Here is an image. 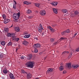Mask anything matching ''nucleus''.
<instances>
[{"label":"nucleus","instance_id":"obj_21","mask_svg":"<svg viewBox=\"0 0 79 79\" xmlns=\"http://www.w3.org/2000/svg\"><path fill=\"white\" fill-rule=\"evenodd\" d=\"M2 17L3 18V19H4V20L6 18V15H5V14L2 15Z\"/></svg>","mask_w":79,"mask_h":79},{"label":"nucleus","instance_id":"obj_48","mask_svg":"<svg viewBox=\"0 0 79 79\" xmlns=\"http://www.w3.org/2000/svg\"><path fill=\"white\" fill-rule=\"evenodd\" d=\"M76 52H79V48H78L76 50Z\"/></svg>","mask_w":79,"mask_h":79},{"label":"nucleus","instance_id":"obj_5","mask_svg":"<svg viewBox=\"0 0 79 79\" xmlns=\"http://www.w3.org/2000/svg\"><path fill=\"white\" fill-rule=\"evenodd\" d=\"M40 44L37 43L34 44L33 47H34V48H37L38 47H40Z\"/></svg>","mask_w":79,"mask_h":79},{"label":"nucleus","instance_id":"obj_56","mask_svg":"<svg viewBox=\"0 0 79 79\" xmlns=\"http://www.w3.org/2000/svg\"><path fill=\"white\" fill-rule=\"evenodd\" d=\"M66 53V51L64 52H63L62 54H64V53Z\"/></svg>","mask_w":79,"mask_h":79},{"label":"nucleus","instance_id":"obj_58","mask_svg":"<svg viewBox=\"0 0 79 79\" xmlns=\"http://www.w3.org/2000/svg\"><path fill=\"white\" fill-rule=\"evenodd\" d=\"M57 42H56L54 44V45H56Z\"/></svg>","mask_w":79,"mask_h":79},{"label":"nucleus","instance_id":"obj_2","mask_svg":"<svg viewBox=\"0 0 79 79\" xmlns=\"http://www.w3.org/2000/svg\"><path fill=\"white\" fill-rule=\"evenodd\" d=\"M35 62L34 61H29L26 63V65L30 68H32L34 66Z\"/></svg>","mask_w":79,"mask_h":79},{"label":"nucleus","instance_id":"obj_15","mask_svg":"<svg viewBox=\"0 0 79 79\" xmlns=\"http://www.w3.org/2000/svg\"><path fill=\"white\" fill-rule=\"evenodd\" d=\"M15 30L16 32H19L20 31V29L18 27H15Z\"/></svg>","mask_w":79,"mask_h":79},{"label":"nucleus","instance_id":"obj_22","mask_svg":"<svg viewBox=\"0 0 79 79\" xmlns=\"http://www.w3.org/2000/svg\"><path fill=\"white\" fill-rule=\"evenodd\" d=\"M3 71L4 74H7V73H8V71L6 69H3Z\"/></svg>","mask_w":79,"mask_h":79},{"label":"nucleus","instance_id":"obj_62","mask_svg":"<svg viewBox=\"0 0 79 79\" xmlns=\"http://www.w3.org/2000/svg\"><path fill=\"white\" fill-rule=\"evenodd\" d=\"M75 36H75L74 35H73V37H75Z\"/></svg>","mask_w":79,"mask_h":79},{"label":"nucleus","instance_id":"obj_27","mask_svg":"<svg viewBox=\"0 0 79 79\" xmlns=\"http://www.w3.org/2000/svg\"><path fill=\"white\" fill-rule=\"evenodd\" d=\"M7 37H11V34L10 33H8L7 34Z\"/></svg>","mask_w":79,"mask_h":79},{"label":"nucleus","instance_id":"obj_29","mask_svg":"<svg viewBox=\"0 0 79 79\" xmlns=\"http://www.w3.org/2000/svg\"><path fill=\"white\" fill-rule=\"evenodd\" d=\"M21 72L22 73H23V74L25 73H27V72L25 71H24V70H22Z\"/></svg>","mask_w":79,"mask_h":79},{"label":"nucleus","instance_id":"obj_33","mask_svg":"<svg viewBox=\"0 0 79 79\" xmlns=\"http://www.w3.org/2000/svg\"><path fill=\"white\" fill-rule=\"evenodd\" d=\"M53 71V70L50 69V70H48L47 71V72L48 73H49L50 72H52Z\"/></svg>","mask_w":79,"mask_h":79},{"label":"nucleus","instance_id":"obj_10","mask_svg":"<svg viewBox=\"0 0 79 79\" xmlns=\"http://www.w3.org/2000/svg\"><path fill=\"white\" fill-rule=\"evenodd\" d=\"M72 66L74 69H76V68H77L79 67V65L78 64L74 65L73 64L72 65Z\"/></svg>","mask_w":79,"mask_h":79},{"label":"nucleus","instance_id":"obj_1","mask_svg":"<svg viewBox=\"0 0 79 79\" xmlns=\"http://www.w3.org/2000/svg\"><path fill=\"white\" fill-rule=\"evenodd\" d=\"M20 16V12H18V13H15L13 15V17L14 19L15 20V22H18V21L17 19H19Z\"/></svg>","mask_w":79,"mask_h":79},{"label":"nucleus","instance_id":"obj_14","mask_svg":"<svg viewBox=\"0 0 79 79\" xmlns=\"http://www.w3.org/2000/svg\"><path fill=\"white\" fill-rule=\"evenodd\" d=\"M61 11L63 13H66L68 12V10L65 9H62Z\"/></svg>","mask_w":79,"mask_h":79},{"label":"nucleus","instance_id":"obj_28","mask_svg":"<svg viewBox=\"0 0 79 79\" xmlns=\"http://www.w3.org/2000/svg\"><path fill=\"white\" fill-rule=\"evenodd\" d=\"M65 31V32H67V33H69V32H70V30L69 29H68Z\"/></svg>","mask_w":79,"mask_h":79},{"label":"nucleus","instance_id":"obj_18","mask_svg":"<svg viewBox=\"0 0 79 79\" xmlns=\"http://www.w3.org/2000/svg\"><path fill=\"white\" fill-rule=\"evenodd\" d=\"M32 10H31L28 9L27 11V14H31V13H32Z\"/></svg>","mask_w":79,"mask_h":79},{"label":"nucleus","instance_id":"obj_19","mask_svg":"<svg viewBox=\"0 0 79 79\" xmlns=\"http://www.w3.org/2000/svg\"><path fill=\"white\" fill-rule=\"evenodd\" d=\"M30 36H31V35H30V34H29L28 35H25L24 36V38H26V39H27V38H29V37H30Z\"/></svg>","mask_w":79,"mask_h":79},{"label":"nucleus","instance_id":"obj_49","mask_svg":"<svg viewBox=\"0 0 79 79\" xmlns=\"http://www.w3.org/2000/svg\"><path fill=\"white\" fill-rule=\"evenodd\" d=\"M5 31H6V32H8V30L7 29H6Z\"/></svg>","mask_w":79,"mask_h":79},{"label":"nucleus","instance_id":"obj_38","mask_svg":"<svg viewBox=\"0 0 79 79\" xmlns=\"http://www.w3.org/2000/svg\"><path fill=\"white\" fill-rule=\"evenodd\" d=\"M3 57V55L2 54H1L0 55V58H1V59H2V58Z\"/></svg>","mask_w":79,"mask_h":79},{"label":"nucleus","instance_id":"obj_36","mask_svg":"<svg viewBox=\"0 0 79 79\" xmlns=\"http://www.w3.org/2000/svg\"><path fill=\"white\" fill-rule=\"evenodd\" d=\"M64 68V66H60V69H63Z\"/></svg>","mask_w":79,"mask_h":79},{"label":"nucleus","instance_id":"obj_50","mask_svg":"<svg viewBox=\"0 0 79 79\" xmlns=\"http://www.w3.org/2000/svg\"><path fill=\"white\" fill-rule=\"evenodd\" d=\"M34 39H36V40H38L37 39V37H34Z\"/></svg>","mask_w":79,"mask_h":79},{"label":"nucleus","instance_id":"obj_43","mask_svg":"<svg viewBox=\"0 0 79 79\" xmlns=\"http://www.w3.org/2000/svg\"><path fill=\"white\" fill-rule=\"evenodd\" d=\"M28 19H32V18H33V16H29L27 17Z\"/></svg>","mask_w":79,"mask_h":79},{"label":"nucleus","instance_id":"obj_26","mask_svg":"<svg viewBox=\"0 0 79 79\" xmlns=\"http://www.w3.org/2000/svg\"><path fill=\"white\" fill-rule=\"evenodd\" d=\"M42 30H44V29H42V28H39V29L38 28V31L39 32H41Z\"/></svg>","mask_w":79,"mask_h":79},{"label":"nucleus","instance_id":"obj_13","mask_svg":"<svg viewBox=\"0 0 79 79\" xmlns=\"http://www.w3.org/2000/svg\"><path fill=\"white\" fill-rule=\"evenodd\" d=\"M52 5H53V6H56L57 5H58V2H52V3H51Z\"/></svg>","mask_w":79,"mask_h":79},{"label":"nucleus","instance_id":"obj_60","mask_svg":"<svg viewBox=\"0 0 79 79\" xmlns=\"http://www.w3.org/2000/svg\"><path fill=\"white\" fill-rule=\"evenodd\" d=\"M48 69H53L52 68H49Z\"/></svg>","mask_w":79,"mask_h":79},{"label":"nucleus","instance_id":"obj_46","mask_svg":"<svg viewBox=\"0 0 79 79\" xmlns=\"http://www.w3.org/2000/svg\"><path fill=\"white\" fill-rule=\"evenodd\" d=\"M21 60H24V56H22L21 57Z\"/></svg>","mask_w":79,"mask_h":79},{"label":"nucleus","instance_id":"obj_51","mask_svg":"<svg viewBox=\"0 0 79 79\" xmlns=\"http://www.w3.org/2000/svg\"><path fill=\"white\" fill-rule=\"evenodd\" d=\"M14 2H15V5H16V4L17 3H16V1H14Z\"/></svg>","mask_w":79,"mask_h":79},{"label":"nucleus","instance_id":"obj_12","mask_svg":"<svg viewBox=\"0 0 79 79\" xmlns=\"http://www.w3.org/2000/svg\"><path fill=\"white\" fill-rule=\"evenodd\" d=\"M52 10H53V12L55 14H57L58 13V9L56 8H53Z\"/></svg>","mask_w":79,"mask_h":79},{"label":"nucleus","instance_id":"obj_41","mask_svg":"<svg viewBox=\"0 0 79 79\" xmlns=\"http://www.w3.org/2000/svg\"><path fill=\"white\" fill-rule=\"evenodd\" d=\"M40 28H41L42 29H43V27H42V24H40Z\"/></svg>","mask_w":79,"mask_h":79},{"label":"nucleus","instance_id":"obj_11","mask_svg":"<svg viewBox=\"0 0 79 79\" xmlns=\"http://www.w3.org/2000/svg\"><path fill=\"white\" fill-rule=\"evenodd\" d=\"M48 29L50 30L52 32H55V30L53 28H52L50 26H49L48 27Z\"/></svg>","mask_w":79,"mask_h":79},{"label":"nucleus","instance_id":"obj_35","mask_svg":"<svg viewBox=\"0 0 79 79\" xmlns=\"http://www.w3.org/2000/svg\"><path fill=\"white\" fill-rule=\"evenodd\" d=\"M28 32L27 31L24 32L23 33V35H26V34H27Z\"/></svg>","mask_w":79,"mask_h":79},{"label":"nucleus","instance_id":"obj_59","mask_svg":"<svg viewBox=\"0 0 79 79\" xmlns=\"http://www.w3.org/2000/svg\"><path fill=\"white\" fill-rule=\"evenodd\" d=\"M76 35H77V33H75L74 34V35H75V36H76Z\"/></svg>","mask_w":79,"mask_h":79},{"label":"nucleus","instance_id":"obj_30","mask_svg":"<svg viewBox=\"0 0 79 79\" xmlns=\"http://www.w3.org/2000/svg\"><path fill=\"white\" fill-rule=\"evenodd\" d=\"M66 39V38L62 37H61V38L60 39V40H65V39Z\"/></svg>","mask_w":79,"mask_h":79},{"label":"nucleus","instance_id":"obj_39","mask_svg":"<svg viewBox=\"0 0 79 79\" xmlns=\"http://www.w3.org/2000/svg\"><path fill=\"white\" fill-rule=\"evenodd\" d=\"M65 34H66V31H65L61 32L62 35H64Z\"/></svg>","mask_w":79,"mask_h":79},{"label":"nucleus","instance_id":"obj_44","mask_svg":"<svg viewBox=\"0 0 79 79\" xmlns=\"http://www.w3.org/2000/svg\"><path fill=\"white\" fill-rule=\"evenodd\" d=\"M71 56H72V54H70L69 56H68V58H70L71 57Z\"/></svg>","mask_w":79,"mask_h":79},{"label":"nucleus","instance_id":"obj_37","mask_svg":"<svg viewBox=\"0 0 79 79\" xmlns=\"http://www.w3.org/2000/svg\"><path fill=\"white\" fill-rule=\"evenodd\" d=\"M2 69H6V66H4L2 67Z\"/></svg>","mask_w":79,"mask_h":79},{"label":"nucleus","instance_id":"obj_8","mask_svg":"<svg viewBox=\"0 0 79 79\" xmlns=\"http://www.w3.org/2000/svg\"><path fill=\"white\" fill-rule=\"evenodd\" d=\"M10 21V20L8 19H6L4 20V23L5 24H6V23H8Z\"/></svg>","mask_w":79,"mask_h":79},{"label":"nucleus","instance_id":"obj_55","mask_svg":"<svg viewBox=\"0 0 79 79\" xmlns=\"http://www.w3.org/2000/svg\"><path fill=\"white\" fill-rule=\"evenodd\" d=\"M20 47H21V45H20V44L18 45V47H19V48H20Z\"/></svg>","mask_w":79,"mask_h":79},{"label":"nucleus","instance_id":"obj_6","mask_svg":"<svg viewBox=\"0 0 79 79\" xmlns=\"http://www.w3.org/2000/svg\"><path fill=\"white\" fill-rule=\"evenodd\" d=\"M27 79H29L32 77V75L30 73H27Z\"/></svg>","mask_w":79,"mask_h":79},{"label":"nucleus","instance_id":"obj_57","mask_svg":"<svg viewBox=\"0 0 79 79\" xmlns=\"http://www.w3.org/2000/svg\"><path fill=\"white\" fill-rule=\"evenodd\" d=\"M52 26H53V27H55V26H56V25H52Z\"/></svg>","mask_w":79,"mask_h":79},{"label":"nucleus","instance_id":"obj_9","mask_svg":"<svg viewBox=\"0 0 79 79\" xmlns=\"http://www.w3.org/2000/svg\"><path fill=\"white\" fill-rule=\"evenodd\" d=\"M32 55L31 54H30L28 56L27 59L28 60H31V59H32Z\"/></svg>","mask_w":79,"mask_h":79},{"label":"nucleus","instance_id":"obj_16","mask_svg":"<svg viewBox=\"0 0 79 79\" xmlns=\"http://www.w3.org/2000/svg\"><path fill=\"white\" fill-rule=\"evenodd\" d=\"M9 76L10 78L12 79L14 77V75L11 73H10L9 74Z\"/></svg>","mask_w":79,"mask_h":79},{"label":"nucleus","instance_id":"obj_34","mask_svg":"<svg viewBox=\"0 0 79 79\" xmlns=\"http://www.w3.org/2000/svg\"><path fill=\"white\" fill-rule=\"evenodd\" d=\"M34 52L35 53H37L38 52V50L36 48H35Z\"/></svg>","mask_w":79,"mask_h":79},{"label":"nucleus","instance_id":"obj_23","mask_svg":"<svg viewBox=\"0 0 79 79\" xmlns=\"http://www.w3.org/2000/svg\"><path fill=\"white\" fill-rule=\"evenodd\" d=\"M13 45V43H11V42H9L7 44L8 46H11Z\"/></svg>","mask_w":79,"mask_h":79},{"label":"nucleus","instance_id":"obj_53","mask_svg":"<svg viewBox=\"0 0 79 79\" xmlns=\"http://www.w3.org/2000/svg\"><path fill=\"white\" fill-rule=\"evenodd\" d=\"M45 35V34L44 33H42V36H43V35Z\"/></svg>","mask_w":79,"mask_h":79},{"label":"nucleus","instance_id":"obj_54","mask_svg":"<svg viewBox=\"0 0 79 79\" xmlns=\"http://www.w3.org/2000/svg\"><path fill=\"white\" fill-rule=\"evenodd\" d=\"M19 48H16V52L17 51V50H19Z\"/></svg>","mask_w":79,"mask_h":79},{"label":"nucleus","instance_id":"obj_24","mask_svg":"<svg viewBox=\"0 0 79 79\" xmlns=\"http://www.w3.org/2000/svg\"><path fill=\"white\" fill-rule=\"evenodd\" d=\"M1 44L2 45H3V46H4V45H5V42L4 41H2Z\"/></svg>","mask_w":79,"mask_h":79},{"label":"nucleus","instance_id":"obj_31","mask_svg":"<svg viewBox=\"0 0 79 79\" xmlns=\"http://www.w3.org/2000/svg\"><path fill=\"white\" fill-rule=\"evenodd\" d=\"M16 5H15V4H14L13 6V8H14V10H16Z\"/></svg>","mask_w":79,"mask_h":79},{"label":"nucleus","instance_id":"obj_32","mask_svg":"<svg viewBox=\"0 0 79 79\" xmlns=\"http://www.w3.org/2000/svg\"><path fill=\"white\" fill-rule=\"evenodd\" d=\"M19 38H16L15 40V42H18V41H19Z\"/></svg>","mask_w":79,"mask_h":79},{"label":"nucleus","instance_id":"obj_25","mask_svg":"<svg viewBox=\"0 0 79 79\" xmlns=\"http://www.w3.org/2000/svg\"><path fill=\"white\" fill-rule=\"evenodd\" d=\"M16 38H17V36H14L12 37L13 40H15H15H16Z\"/></svg>","mask_w":79,"mask_h":79},{"label":"nucleus","instance_id":"obj_52","mask_svg":"<svg viewBox=\"0 0 79 79\" xmlns=\"http://www.w3.org/2000/svg\"><path fill=\"white\" fill-rule=\"evenodd\" d=\"M60 65H61V66H63V63H61Z\"/></svg>","mask_w":79,"mask_h":79},{"label":"nucleus","instance_id":"obj_64","mask_svg":"<svg viewBox=\"0 0 79 79\" xmlns=\"http://www.w3.org/2000/svg\"><path fill=\"white\" fill-rule=\"evenodd\" d=\"M60 71H63V69H60Z\"/></svg>","mask_w":79,"mask_h":79},{"label":"nucleus","instance_id":"obj_7","mask_svg":"<svg viewBox=\"0 0 79 79\" xmlns=\"http://www.w3.org/2000/svg\"><path fill=\"white\" fill-rule=\"evenodd\" d=\"M66 66L67 68L71 69V63H67Z\"/></svg>","mask_w":79,"mask_h":79},{"label":"nucleus","instance_id":"obj_63","mask_svg":"<svg viewBox=\"0 0 79 79\" xmlns=\"http://www.w3.org/2000/svg\"><path fill=\"white\" fill-rule=\"evenodd\" d=\"M12 79H16L15 78V77H14V78H12Z\"/></svg>","mask_w":79,"mask_h":79},{"label":"nucleus","instance_id":"obj_17","mask_svg":"<svg viewBox=\"0 0 79 79\" xmlns=\"http://www.w3.org/2000/svg\"><path fill=\"white\" fill-rule=\"evenodd\" d=\"M24 4H25L26 5H29V4H31V2H28V1H24L23 2Z\"/></svg>","mask_w":79,"mask_h":79},{"label":"nucleus","instance_id":"obj_47","mask_svg":"<svg viewBox=\"0 0 79 79\" xmlns=\"http://www.w3.org/2000/svg\"><path fill=\"white\" fill-rule=\"evenodd\" d=\"M74 13L75 15H77L78 14V12L77 10L75 11Z\"/></svg>","mask_w":79,"mask_h":79},{"label":"nucleus","instance_id":"obj_40","mask_svg":"<svg viewBox=\"0 0 79 79\" xmlns=\"http://www.w3.org/2000/svg\"><path fill=\"white\" fill-rule=\"evenodd\" d=\"M67 73V71H66V70H64L63 72V74H66V73Z\"/></svg>","mask_w":79,"mask_h":79},{"label":"nucleus","instance_id":"obj_3","mask_svg":"<svg viewBox=\"0 0 79 79\" xmlns=\"http://www.w3.org/2000/svg\"><path fill=\"white\" fill-rule=\"evenodd\" d=\"M40 13L41 15H42V16H45V15H46V12H45V10H41L40 12Z\"/></svg>","mask_w":79,"mask_h":79},{"label":"nucleus","instance_id":"obj_20","mask_svg":"<svg viewBox=\"0 0 79 79\" xmlns=\"http://www.w3.org/2000/svg\"><path fill=\"white\" fill-rule=\"evenodd\" d=\"M40 4L39 3H35V5L36 6V7H37L38 8H39V7L40 6Z\"/></svg>","mask_w":79,"mask_h":79},{"label":"nucleus","instance_id":"obj_42","mask_svg":"<svg viewBox=\"0 0 79 79\" xmlns=\"http://www.w3.org/2000/svg\"><path fill=\"white\" fill-rule=\"evenodd\" d=\"M15 35V33H12L11 34V37H14Z\"/></svg>","mask_w":79,"mask_h":79},{"label":"nucleus","instance_id":"obj_61","mask_svg":"<svg viewBox=\"0 0 79 79\" xmlns=\"http://www.w3.org/2000/svg\"><path fill=\"white\" fill-rule=\"evenodd\" d=\"M66 14H65L64 15V16H66Z\"/></svg>","mask_w":79,"mask_h":79},{"label":"nucleus","instance_id":"obj_4","mask_svg":"<svg viewBox=\"0 0 79 79\" xmlns=\"http://www.w3.org/2000/svg\"><path fill=\"white\" fill-rule=\"evenodd\" d=\"M29 42L25 40L23 41L22 44L25 46H27V45H29Z\"/></svg>","mask_w":79,"mask_h":79},{"label":"nucleus","instance_id":"obj_45","mask_svg":"<svg viewBox=\"0 0 79 79\" xmlns=\"http://www.w3.org/2000/svg\"><path fill=\"white\" fill-rule=\"evenodd\" d=\"M50 40L52 42H54V40L53 38H51Z\"/></svg>","mask_w":79,"mask_h":79}]
</instances>
